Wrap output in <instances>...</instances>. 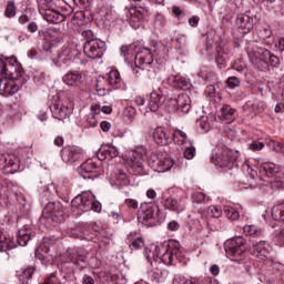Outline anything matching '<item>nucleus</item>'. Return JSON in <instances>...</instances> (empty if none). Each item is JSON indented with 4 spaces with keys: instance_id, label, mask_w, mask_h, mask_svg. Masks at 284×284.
Wrapping results in <instances>:
<instances>
[{
    "instance_id": "obj_47",
    "label": "nucleus",
    "mask_w": 284,
    "mask_h": 284,
    "mask_svg": "<svg viewBox=\"0 0 284 284\" xmlns=\"http://www.w3.org/2000/svg\"><path fill=\"white\" fill-rule=\"evenodd\" d=\"M172 284H201V281L196 277H191L189 280L183 275H175Z\"/></svg>"
},
{
    "instance_id": "obj_63",
    "label": "nucleus",
    "mask_w": 284,
    "mask_h": 284,
    "mask_svg": "<svg viewBox=\"0 0 284 284\" xmlns=\"http://www.w3.org/2000/svg\"><path fill=\"white\" fill-rule=\"evenodd\" d=\"M134 114H136V109L132 105H129L124 109V116L129 119H134Z\"/></svg>"
},
{
    "instance_id": "obj_29",
    "label": "nucleus",
    "mask_w": 284,
    "mask_h": 284,
    "mask_svg": "<svg viewBox=\"0 0 284 284\" xmlns=\"http://www.w3.org/2000/svg\"><path fill=\"white\" fill-rule=\"evenodd\" d=\"M71 236L81 241H92L94 239V235L90 234V224L87 223H80L72 229Z\"/></svg>"
},
{
    "instance_id": "obj_39",
    "label": "nucleus",
    "mask_w": 284,
    "mask_h": 284,
    "mask_svg": "<svg viewBox=\"0 0 284 284\" xmlns=\"http://www.w3.org/2000/svg\"><path fill=\"white\" fill-rule=\"evenodd\" d=\"M172 141L175 143V145H189L190 141H194L187 138V133L183 132L181 130H175L173 133H171Z\"/></svg>"
},
{
    "instance_id": "obj_14",
    "label": "nucleus",
    "mask_w": 284,
    "mask_h": 284,
    "mask_svg": "<svg viewBox=\"0 0 284 284\" xmlns=\"http://www.w3.org/2000/svg\"><path fill=\"white\" fill-rule=\"evenodd\" d=\"M103 174V166L100 159H89L80 166V175L82 179H99Z\"/></svg>"
},
{
    "instance_id": "obj_33",
    "label": "nucleus",
    "mask_w": 284,
    "mask_h": 284,
    "mask_svg": "<svg viewBox=\"0 0 284 284\" xmlns=\"http://www.w3.org/2000/svg\"><path fill=\"white\" fill-rule=\"evenodd\" d=\"M125 242L129 247H132L133 250H143V247H145V240L143 239V235L136 231L131 232L126 236Z\"/></svg>"
},
{
    "instance_id": "obj_2",
    "label": "nucleus",
    "mask_w": 284,
    "mask_h": 284,
    "mask_svg": "<svg viewBox=\"0 0 284 284\" xmlns=\"http://www.w3.org/2000/svg\"><path fill=\"white\" fill-rule=\"evenodd\" d=\"M161 209L152 202H143L140 205L138 219L146 227H156L161 225Z\"/></svg>"
},
{
    "instance_id": "obj_58",
    "label": "nucleus",
    "mask_w": 284,
    "mask_h": 284,
    "mask_svg": "<svg viewBox=\"0 0 284 284\" xmlns=\"http://www.w3.org/2000/svg\"><path fill=\"white\" fill-rule=\"evenodd\" d=\"M166 230L169 232H179V230H181V224L176 220H172L166 224Z\"/></svg>"
},
{
    "instance_id": "obj_26",
    "label": "nucleus",
    "mask_w": 284,
    "mask_h": 284,
    "mask_svg": "<svg viewBox=\"0 0 284 284\" xmlns=\"http://www.w3.org/2000/svg\"><path fill=\"white\" fill-rule=\"evenodd\" d=\"M148 12V9L143 7H133L129 10V23L133 30H139L141 28V23H143V19H145V13Z\"/></svg>"
},
{
    "instance_id": "obj_4",
    "label": "nucleus",
    "mask_w": 284,
    "mask_h": 284,
    "mask_svg": "<svg viewBox=\"0 0 284 284\" xmlns=\"http://www.w3.org/2000/svg\"><path fill=\"white\" fill-rule=\"evenodd\" d=\"M224 250L230 261L241 263V261L245 260L247 242L243 239V236L233 237L224 243Z\"/></svg>"
},
{
    "instance_id": "obj_57",
    "label": "nucleus",
    "mask_w": 284,
    "mask_h": 284,
    "mask_svg": "<svg viewBox=\"0 0 284 284\" xmlns=\"http://www.w3.org/2000/svg\"><path fill=\"white\" fill-rule=\"evenodd\" d=\"M226 83L229 88H231V90H234L235 88H239V85H241V79H239L237 77H230L226 80Z\"/></svg>"
},
{
    "instance_id": "obj_32",
    "label": "nucleus",
    "mask_w": 284,
    "mask_h": 284,
    "mask_svg": "<svg viewBox=\"0 0 284 284\" xmlns=\"http://www.w3.org/2000/svg\"><path fill=\"white\" fill-rule=\"evenodd\" d=\"M119 156V150L114 145L105 144L102 145L98 151V159L100 161H112Z\"/></svg>"
},
{
    "instance_id": "obj_37",
    "label": "nucleus",
    "mask_w": 284,
    "mask_h": 284,
    "mask_svg": "<svg viewBox=\"0 0 284 284\" xmlns=\"http://www.w3.org/2000/svg\"><path fill=\"white\" fill-rule=\"evenodd\" d=\"M192 100H190V95L180 94L178 95V109L176 112H182L183 114H187L192 108Z\"/></svg>"
},
{
    "instance_id": "obj_25",
    "label": "nucleus",
    "mask_w": 284,
    "mask_h": 284,
    "mask_svg": "<svg viewBox=\"0 0 284 284\" xmlns=\"http://www.w3.org/2000/svg\"><path fill=\"white\" fill-rule=\"evenodd\" d=\"M83 156V150L75 145H68L61 150V158L64 163H77Z\"/></svg>"
},
{
    "instance_id": "obj_13",
    "label": "nucleus",
    "mask_w": 284,
    "mask_h": 284,
    "mask_svg": "<svg viewBox=\"0 0 284 284\" xmlns=\"http://www.w3.org/2000/svg\"><path fill=\"white\" fill-rule=\"evenodd\" d=\"M168 248H164V253H160V261L164 263V265H175L176 261L183 256L181 252V244L176 240H170L166 244Z\"/></svg>"
},
{
    "instance_id": "obj_16",
    "label": "nucleus",
    "mask_w": 284,
    "mask_h": 284,
    "mask_svg": "<svg viewBox=\"0 0 284 284\" xmlns=\"http://www.w3.org/2000/svg\"><path fill=\"white\" fill-rule=\"evenodd\" d=\"M103 81H108L109 85L113 88V90H121L123 85H125V82L121 78V72L116 69H111L110 72L108 73L106 78L105 77H100L97 82V91L101 92V90H105V88H102L101 83Z\"/></svg>"
},
{
    "instance_id": "obj_61",
    "label": "nucleus",
    "mask_w": 284,
    "mask_h": 284,
    "mask_svg": "<svg viewBox=\"0 0 284 284\" xmlns=\"http://www.w3.org/2000/svg\"><path fill=\"white\" fill-rule=\"evenodd\" d=\"M258 37L262 41H267L272 37V30L263 29L258 32Z\"/></svg>"
},
{
    "instance_id": "obj_18",
    "label": "nucleus",
    "mask_w": 284,
    "mask_h": 284,
    "mask_svg": "<svg viewBox=\"0 0 284 284\" xmlns=\"http://www.w3.org/2000/svg\"><path fill=\"white\" fill-rule=\"evenodd\" d=\"M161 205L164 210H170V212H183L185 210V199L184 197H172L169 193H163L160 200Z\"/></svg>"
},
{
    "instance_id": "obj_52",
    "label": "nucleus",
    "mask_w": 284,
    "mask_h": 284,
    "mask_svg": "<svg viewBox=\"0 0 284 284\" xmlns=\"http://www.w3.org/2000/svg\"><path fill=\"white\" fill-rule=\"evenodd\" d=\"M207 214L213 219H221V216L223 215V210L220 205H212L209 207Z\"/></svg>"
},
{
    "instance_id": "obj_51",
    "label": "nucleus",
    "mask_w": 284,
    "mask_h": 284,
    "mask_svg": "<svg viewBox=\"0 0 284 284\" xmlns=\"http://www.w3.org/2000/svg\"><path fill=\"white\" fill-rule=\"evenodd\" d=\"M4 163L6 168H14V170H17V168H19V158H17V155H7Z\"/></svg>"
},
{
    "instance_id": "obj_48",
    "label": "nucleus",
    "mask_w": 284,
    "mask_h": 284,
    "mask_svg": "<svg viewBox=\"0 0 284 284\" xmlns=\"http://www.w3.org/2000/svg\"><path fill=\"white\" fill-rule=\"evenodd\" d=\"M223 213L229 221H239V217L241 216L239 211L233 206H224Z\"/></svg>"
},
{
    "instance_id": "obj_20",
    "label": "nucleus",
    "mask_w": 284,
    "mask_h": 284,
    "mask_svg": "<svg viewBox=\"0 0 284 284\" xmlns=\"http://www.w3.org/2000/svg\"><path fill=\"white\" fill-rule=\"evenodd\" d=\"M0 79V94L2 97H12L19 92V84L17 83V79H21V77H17V73L13 77H7Z\"/></svg>"
},
{
    "instance_id": "obj_36",
    "label": "nucleus",
    "mask_w": 284,
    "mask_h": 284,
    "mask_svg": "<svg viewBox=\"0 0 284 284\" xmlns=\"http://www.w3.org/2000/svg\"><path fill=\"white\" fill-rule=\"evenodd\" d=\"M140 50H143V48L136 51V44H124L120 48V54L123 57L124 61L136 60V54H139Z\"/></svg>"
},
{
    "instance_id": "obj_28",
    "label": "nucleus",
    "mask_w": 284,
    "mask_h": 284,
    "mask_svg": "<svg viewBox=\"0 0 284 284\" xmlns=\"http://www.w3.org/2000/svg\"><path fill=\"white\" fill-rule=\"evenodd\" d=\"M153 140L158 145H170L172 143V132L163 126H158L153 132Z\"/></svg>"
},
{
    "instance_id": "obj_30",
    "label": "nucleus",
    "mask_w": 284,
    "mask_h": 284,
    "mask_svg": "<svg viewBox=\"0 0 284 284\" xmlns=\"http://www.w3.org/2000/svg\"><path fill=\"white\" fill-rule=\"evenodd\" d=\"M168 83L171 88H174V90H190V88H192L190 80L181 74L170 75Z\"/></svg>"
},
{
    "instance_id": "obj_19",
    "label": "nucleus",
    "mask_w": 284,
    "mask_h": 284,
    "mask_svg": "<svg viewBox=\"0 0 284 284\" xmlns=\"http://www.w3.org/2000/svg\"><path fill=\"white\" fill-rule=\"evenodd\" d=\"M81 54V51L74 45L64 47L58 53V65H70Z\"/></svg>"
},
{
    "instance_id": "obj_27",
    "label": "nucleus",
    "mask_w": 284,
    "mask_h": 284,
    "mask_svg": "<svg viewBox=\"0 0 284 284\" xmlns=\"http://www.w3.org/2000/svg\"><path fill=\"white\" fill-rule=\"evenodd\" d=\"M235 26L241 34H250L254 28V18L245 13H240L235 19Z\"/></svg>"
},
{
    "instance_id": "obj_12",
    "label": "nucleus",
    "mask_w": 284,
    "mask_h": 284,
    "mask_svg": "<svg viewBox=\"0 0 284 284\" xmlns=\"http://www.w3.org/2000/svg\"><path fill=\"white\" fill-rule=\"evenodd\" d=\"M146 161L148 158L142 153H132L126 160L129 172L135 176H145L149 172Z\"/></svg>"
},
{
    "instance_id": "obj_31",
    "label": "nucleus",
    "mask_w": 284,
    "mask_h": 284,
    "mask_svg": "<svg viewBox=\"0 0 284 284\" xmlns=\"http://www.w3.org/2000/svg\"><path fill=\"white\" fill-rule=\"evenodd\" d=\"M65 85H71L72 88H79L85 81L83 73L79 71H69L62 78Z\"/></svg>"
},
{
    "instance_id": "obj_54",
    "label": "nucleus",
    "mask_w": 284,
    "mask_h": 284,
    "mask_svg": "<svg viewBox=\"0 0 284 284\" xmlns=\"http://www.w3.org/2000/svg\"><path fill=\"white\" fill-rule=\"evenodd\" d=\"M85 128H97L99 125V118H95L93 114H88L84 122Z\"/></svg>"
},
{
    "instance_id": "obj_17",
    "label": "nucleus",
    "mask_w": 284,
    "mask_h": 284,
    "mask_svg": "<svg viewBox=\"0 0 284 284\" xmlns=\"http://www.w3.org/2000/svg\"><path fill=\"white\" fill-rule=\"evenodd\" d=\"M83 52L88 59H101L105 53V42L101 40L84 41Z\"/></svg>"
},
{
    "instance_id": "obj_43",
    "label": "nucleus",
    "mask_w": 284,
    "mask_h": 284,
    "mask_svg": "<svg viewBox=\"0 0 284 284\" xmlns=\"http://www.w3.org/2000/svg\"><path fill=\"white\" fill-rule=\"evenodd\" d=\"M272 219L284 222V202L272 207Z\"/></svg>"
},
{
    "instance_id": "obj_1",
    "label": "nucleus",
    "mask_w": 284,
    "mask_h": 284,
    "mask_svg": "<svg viewBox=\"0 0 284 284\" xmlns=\"http://www.w3.org/2000/svg\"><path fill=\"white\" fill-rule=\"evenodd\" d=\"M88 266V251L81 246L69 248L67 257L61 263L62 270L68 274L74 273V270H85Z\"/></svg>"
},
{
    "instance_id": "obj_40",
    "label": "nucleus",
    "mask_w": 284,
    "mask_h": 284,
    "mask_svg": "<svg viewBox=\"0 0 284 284\" xmlns=\"http://www.w3.org/2000/svg\"><path fill=\"white\" fill-rule=\"evenodd\" d=\"M220 112L221 120L226 121V123H232V121L236 119V116H234L236 110L229 104H223L222 108L220 109Z\"/></svg>"
},
{
    "instance_id": "obj_23",
    "label": "nucleus",
    "mask_w": 284,
    "mask_h": 284,
    "mask_svg": "<svg viewBox=\"0 0 284 284\" xmlns=\"http://www.w3.org/2000/svg\"><path fill=\"white\" fill-rule=\"evenodd\" d=\"M168 89L159 88L158 90H153L150 94V101H149V110L151 112H156L161 105H165V95H166Z\"/></svg>"
},
{
    "instance_id": "obj_34",
    "label": "nucleus",
    "mask_w": 284,
    "mask_h": 284,
    "mask_svg": "<svg viewBox=\"0 0 284 284\" xmlns=\"http://www.w3.org/2000/svg\"><path fill=\"white\" fill-rule=\"evenodd\" d=\"M230 60V52L224 47L217 45L216 47V54H215V63L223 70L227 65V61Z\"/></svg>"
},
{
    "instance_id": "obj_35",
    "label": "nucleus",
    "mask_w": 284,
    "mask_h": 284,
    "mask_svg": "<svg viewBox=\"0 0 284 284\" xmlns=\"http://www.w3.org/2000/svg\"><path fill=\"white\" fill-rule=\"evenodd\" d=\"M243 233L245 234V236H250V241L252 243H255L256 241L263 239L264 236V233L261 230V227L256 225H245L243 227Z\"/></svg>"
},
{
    "instance_id": "obj_64",
    "label": "nucleus",
    "mask_w": 284,
    "mask_h": 284,
    "mask_svg": "<svg viewBox=\"0 0 284 284\" xmlns=\"http://www.w3.org/2000/svg\"><path fill=\"white\" fill-rule=\"evenodd\" d=\"M233 70H236V72H243L245 70V62L237 60L232 65Z\"/></svg>"
},
{
    "instance_id": "obj_59",
    "label": "nucleus",
    "mask_w": 284,
    "mask_h": 284,
    "mask_svg": "<svg viewBox=\"0 0 284 284\" xmlns=\"http://www.w3.org/2000/svg\"><path fill=\"white\" fill-rule=\"evenodd\" d=\"M193 203H203L205 201V193L203 192H194L192 194Z\"/></svg>"
},
{
    "instance_id": "obj_42",
    "label": "nucleus",
    "mask_w": 284,
    "mask_h": 284,
    "mask_svg": "<svg viewBox=\"0 0 284 284\" xmlns=\"http://www.w3.org/2000/svg\"><path fill=\"white\" fill-rule=\"evenodd\" d=\"M34 266H28L23 268L22 272L18 275L19 276V284H30L32 281V274H34Z\"/></svg>"
},
{
    "instance_id": "obj_3",
    "label": "nucleus",
    "mask_w": 284,
    "mask_h": 284,
    "mask_svg": "<svg viewBox=\"0 0 284 284\" xmlns=\"http://www.w3.org/2000/svg\"><path fill=\"white\" fill-rule=\"evenodd\" d=\"M253 256L260 258V261H265L268 272L273 274L280 267V264L274 261V248H272V245L267 241L260 240L253 244Z\"/></svg>"
},
{
    "instance_id": "obj_5",
    "label": "nucleus",
    "mask_w": 284,
    "mask_h": 284,
    "mask_svg": "<svg viewBox=\"0 0 284 284\" xmlns=\"http://www.w3.org/2000/svg\"><path fill=\"white\" fill-rule=\"evenodd\" d=\"M51 114L58 121H63V119H68L70 114H72L74 110V95L72 93H67L64 98L59 100L58 103H54L50 106Z\"/></svg>"
},
{
    "instance_id": "obj_53",
    "label": "nucleus",
    "mask_w": 284,
    "mask_h": 284,
    "mask_svg": "<svg viewBox=\"0 0 284 284\" xmlns=\"http://www.w3.org/2000/svg\"><path fill=\"white\" fill-rule=\"evenodd\" d=\"M57 14H60V17H62V20H60V23H63V21H65V19H68V17H70V14H72V8H68V7H62L55 10Z\"/></svg>"
},
{
    "instance_id": "obj_56",
    "label": "nucleus",
    "mask_w": 284,
    "mask_h": 284,
    "mask_svg": "<svg viewBox=\"0 0 284 284\" xmlns=\"http://www.w3.org/2000/svg\"><path fill=\"white\" fill-rule=\"evenodd\" d=\"M240 7L236 2H229L226 6V12H229V17L232 18L236 12H239Z\"/></svg>"
},
{
    "instance_id": "obj_60",
    "label": "nucleus",
    "mask_w": 284,
    "mask_h": 284,
    "mask_svg": "<svg viewBox=\"0 0 284 284\" xmlns=\"http://www.w3.org/2000/svg\"><path fill=\"white\" fill-rule=\"evenodd\" d=\"M267 59L270 61V65H272L273 68H278L281 63V59H278V57H276L270 51V55H267Z\"/></svg>"
},
{
    "instance_id": "obj_9",
    "label": "nucleus",
    "mask_w": 284,
    "mask_h": 284,
    "mask_svg": "<svg viewBox=\"0 0 284 284\" xmlns=\"http://www.w3.org/2000/svg\"><path fill=\"white\" fill-rule=\"evenodd\" d=\"M239 160V153L224 148L220 153L213 154L211 156V163L224 168L226 170H232L235 165H239L236 161Z\"/></svg>"
},
{
    "instance_id": "obj_10",
    "label": "nucleus",
    "mask_w": 284,
    "mask_h": 284,
    "mask_svg": "<svg viewBox=\"0 0 284 284\" xmlns=\"http://www.w3.org/2000/svg\"><path fill=\"white\" fill-rule=\"evenodd\" d=\"M23 77L26 74V71L23 70V67L21 65V62L17 60V57H9L4 60L0 58V77Z\"/></svg>"
},
{
    "instance_id": "obj_45",
    "label": "nucleus",
    "mask_w": 284,
    "mask_h": 284,
    "mask_svg": "<svg viewBox=\"0 0 284 284\" xmlns=\"http://www.w3.org/2000/svg\"><path fill=\"white\" fill-rule=\"evenodd\" d=\"M115 180L120 185H129L130 184V175L128 174V170L120 169L115 173Z\"/></svg>"
},
{
    "instance_id": "obj_21",
    "label": "nucleus",
    "mask_w": 284,
    "mask_h": 284,
    "mask_svg": "<svg viewBox=\"0 0 284 284\" xmlns=\"http://www.w3.org/2000/svg\"><path fill=\"white\" fill-rule=\"evenodd\" d=\"M92 199H94V194H92V192L84 191L71 201V205L77 210H81V212H90Z\"/></svg>"
},
{
    "instance_id": "obj_38",
    "label": "nucleus",
    "mask_w": 284,
    "mask_h": 284,
    "mask_svg": "<svg viewBox=\"0 0 284 284\" xmlns=\"http://www.w3.org/2000/svg\"><path fill=\"white\" fill-rule=\"evenodd\" d=\"M165 108H169L170 112H176L179 105V95L174 94V91L166 89Z\"/></svg>"
},
{
    "instance_id": "obj_44",
    "label": "nucleus",
    "mask_w": 284,
    "mask_h": 284,
    "mask_svg": "<svg viewBox=\"0 0 284 284\" xmlns=\"http://www.w3.org/2000/svg\"><path fill=\"white\" fill-rule=\"evenodd\" d=\"M4 17L7 19H14L17 17V2H14V0H10L7 2L4 9Z\"/></svg>"
},
{
    "instance_id": "obj_6",
    "label": "nucleus",
    "mask_w": 284,
    "mask_h": 284,
    "mask_svg": "<svg viewBox=\"0 0 284 284\" xmlns=\"http://www.w3.org/2000/svg\"><path fill=\"white\" fill-rule=\"evenodd\" d=\"M151 45L153 49L143 48L135 55V68H133V74L141 77V72L145 70V67L152 65L154 62V52H156V41H152Z\"/></svg>"
},
{
    "instance_id": "obj_8",
    "label": "nucleus",
    "mask_w": 284,
    "mask_h": 284,
    "mask_svg": "<svg viewBox=\"0 0 284 284\" xmlns=\"http://www.w3.org/2000/svg\"><path fill=\"white\" fill-rule=\"evenodd\" d=\"M247 57L253 65L261 70V72H265L270 68L267 63V57H270V50L263 47H247L246 48Z\"/></svg>"
},
{
    "instance_id": "obj_24",
    "label": "nucleus",
    "mask_w": 284,
    "mask_h": 284,
    "mask_svg": "<svg viewBox=\"0 0 284 284\" xmlns=\"http://www.w3.org/2000/svg\"><path fill=\"white\" fill-rule=\"evenodd\" d=\"M258 173L261 176H267L268 179H284V168L280 169L276 164L272 162L263 163L258 166Z\"/></svg>"
},
{
    "instance_id": "obj_49",
    "label": "nucleus",
    "mask_w": 284,
    "mask_h": 284,
    "mask_svg": "<svg viewBox=\"0 0 284 284\" xmlns=\"http://www.w3.org/2000/svg\"><path fill=\"white\" fill-rule=\"evenodd\" d=\"M183 156L189 161H192V159L196 156V148L194 146V141H189L187 146L184 145Z\"/></svg>"
},
{
    "instance_id": "obj_50",
    "label": "nucleus",
    "mask_w": 284,
    "mask_h": 284,
    "mask_svg": "<svg viewBox=\"0 0 284 284\" xmlns=\"http://www.w3.org/2000/svg\"><path fill=\"white\" fill-rule=\"evenodd\" d=\"M28 241H30V231L26 229L20 230L18 232V245L26 247V245H28Z\"/></svg>"
},
{
    "instance_id": "obj_7",
    "label": "nucleus",
    "mask_w": 284,
    "mask_h": 284,
    "mask_svg": "<svg viewBox=\"0 0 284 284\" xmlns=\"http://www.w3.org/2000/svg\"><path fill=\"white\" fill-rule=\"evenodd\" d=\"M57 1L59 0H38L39 12L48 23H61L63 20V16L57 13Z\"/></svg>"
},
{
    "instance_id": "obj_11",
    "label": "nucleus",
    "mask_w": 284,
    "mask_h": 284,
    "mask_svg": "<svg viewBox=\"0 0 284 284\" xmlns=\"http://www.w3.org/2000/svg\"><path fill=\"white\" fill-rule=\"evenodd\" d=\"M149 165L153 169V172H168L174 166V160L168 156V153L153 152L149 158Z\"/></svg>"
},
{
    "instance_id": "obj_22",
    "label": "nucleus",
    "mask_w": 284,
    "mask_h": 284,
    "mask_svg": "<svg viewBox=\"0 0 284 284\" xmlns=\"http://www.w3.org/2000/svg\"><path fill=\"white\" fill-rule=\"evenodd\" d=\"M72 192V182L68 178H62L57 181L55 194L64 203H70V193Z\"/></svg>"
},
{
    "instance_id": "obj_62",
    "label": "nucleus",
    "mask_w": 284,
    "mask_h": 284,
    "mask_svg": "<svg viewBox=\"0 0 284 284\" xmlns=\"http://www.w3.org/2000/svg\"><path fill=\"white\" fill-rule=\"evenodd\" d=\"M91 210H93V212H101V202L97 201L94 195L93 199H91L90 211Z\"/></svg>"
},
{
    "instance_id": "obj_46",
    "label": "nucleus",
    "mask_w": 284,
    "mask_h": 284,
    "mask_svg": "<svg viewBox=\"0 0 284 284\" xmlns=\"http://www.w3.org/2000/svg\"><path fill=\"white\" fill-rule=\"evenodd\" d=\"M9 250H14V243L0 231V252H8Z\"/></svg>"
},
{
    "instance_id": "obj_15",
    "label": "nucleus",
    "mask_w": 284,
    "mask_h": 284,
    "mask_svg": "<svg viewBox=\"0 0 284 284\" xmlns=\"http://www.w3.org/2000/svg\"><path fill=\"white\" fill-rule=\"evenodd\" d=\"M63 214H65V211L61 202H49L42 211V216L49 221H53V223H61L63 221Z\"/></svg>"
},
{
    "instance_id": "obj_55",
    "label": "nucleus",
    "mask_w": 284,
    "mask_h": 284,
    "mask_svg": "<svg viewBox=\"0 0 284 284\" xmlns=\"http://www.w3.org/2000/svg\"><path fill=\"white\" fill-rule=\"evenodd\" d=\"M265 148V143L260 142L258 140L252 141V143H248V150L252 152H261Z\"/></svg>"
},
{
    "instance_id": "obj_41",
    "label": "nucleus",
    "mask_w": 284,
    "mask_h": 284,
    "mask_svg": "<svg viewBox=\"0 0 284 284\" xmlns=\"http://www.w3.org/2000/svg\"><path fill=\"white\" fill-rule=\"evenodd\" d=\"M148 274L153 283H165V280L168 278V271L161 268L149 271Z\"/></svg>"
}]
</instances>
